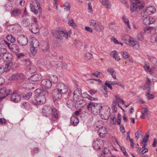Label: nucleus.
Returning <instances> with one entry per match:
<instances>
[{
    "label": "nucleus",
    "mask_w": 157,
    "mask_h": 157,
    "mask_svg": "<svg viewBox=\"0 0 157 157\" xmlns=\"http://www.w3.org/2000/svg\"><path fill=\"white\" fill-rule=\"evenodd\" d=\"M143 24L145 25H149V17H144L143 20Z\"/></svg>",
    "instance_id": "obj_48"
},
{
    "label": "nucleus",
    "mask_w": 157,
    "mask_h": 157,
    "mask_svg": "<svg viewBox=\"0 0 157 157\" xmlns=\"http://www.w3.org/2000/svg\"><path fill=\"white\" fill-rule=\"evenodd\" d=\"M134 2L131 5L130 10L132 12L141 9L144 6V3L143 2L139 0H134Z\"/></svg>",
    "instance_id": "obj_5"
},
{
    "label": "nucleus",
    "mask_w": 157,
    "mask_h": 157,
    "mask_svg": "<svg viewBox=\"0 0 157 157\" xmlns=\"http://www.w3.org/2000/svg\"><path fill=\"white\" fill-rule=\"evenodd\" d=\"M5 9L7 11H9L11 10L12 8V5L10 3H8L5 6Z\"/></svg>",
    "instance_id": "obj_46"
},
{
    "label": "nucleus",
    "mask_w": 157,
    "mask_h": 157,
    "mask_svg": "<svg viewBox=\"0 0 157 157\" xmlns=\"http://www.w3.org/2000/svg\"><path fill=\"white\" fill-rule=\"evenodd\" d=\"M11 100L15 102L19 101L21 99V96L18 93L14 92L12 94L10 98Z\"/></svg>",
    "instance_id": "obj_14"
},
{
    "label": "nucleus",
    "mask_w": 157,
    "mask_h": 157,
    "mask_svg": "<svg viewBox=\"0 0 157 157\" xmlns=\"http://www.w3.org/2000/svg\"><path fill=\"white\" fill-rule=\"evenodd\" d=\"M36 48L33 47H30V50L33 56H34L37 52V50L36 49Z\"/></svg>",
    "instance_id": "obj_58"
},
{
    "label": "nucleus",
    "mask_w": 157,
    "mask_h": 157,
    "mask_svg": "<svg viewBox=\"0 0 157 157\" xmlns=\"http://www.w3.org/2000/svg\"><path fill=\"white\" fill-rule=\"evenodd\" d=\"M154 29L153 27L150 26L145 27L143 29L144 33H150Z\"/></svg>",
    "instance_id": "obj_34"
},
{
    "label": "nucleus",
    "mask_w": 157,
    "mask_h": 157,
    "mask_svg": "<svg viewBox=\"0 0 157 157\" xmlns=\"http://www.w3.org/2000/svg\"><path fill=\"white\" fill-rule=\"evenodd\" d=\"M122 18L123 22L124 23L127 27L129 29H131V27L130 25L129 21L127 17L125 15H123L122 16Z\"/></svg>",
    "instance_id": "obj_26"
},
{
    "label": "nucleus",
    "mask_w": 157,
    "mask_h": 157,
    "mask_svg": "<svg viewBox=\"0 0 157 157\" xmlns=\"http://www.w3.org/2000/svg\"><path fill=\"white\" fill-rule=\"evenodd\" d=\"M32 93L31 92H28L25 95H23V97L26 100H28L32 96Z\"/></svg>",
    "instance_id": "obj_56"
},
{
    "label": "nucleus",
    "mask_w": 157,
    "mask_h": 157,
    "mask_svg": "<svg viewBox=\"0 0 157 157\" xmlns=\"http://www.w3.org/2000/svg\"><path fill=\"white\" fill-rule=\"evenodd\" d=\"M147 56L150 62L154 64L155 62V61L156 60V59L149 55H148Z\"/></svg>",
    "instance_id": "obj_49"
},
{
    "label": "nucleus",
    "mask_w": 157,
    "mask_h": 157,
    "mask_svg": "<svg viewBox=\"0 0 157 157\" xmlns=\"http://www.w3.org/2000/svg\"><path fill=\"white\" fill-rule=\"evenodd\" d=\"M103 143L102 140H97L94 142L93 145L95 149H99L103 147Z\"/></svg>",
    "instance_id": "obj_19"
},
{
    "label": "nucleus",
    "mask_w": 157,
    "mask_h": 157,
    "mask_svg": "<svg viewBox=\"0 0 157 157\" xmlns=\"http://www.w3.org/2000/svg\"><path fill=\"white\" fill-rule=\"evenodd\" d=\"M13 65V63L12 62H10L7 63L5 65L4 67V71L7 72L9 71Z\"/></svg>",
    "instance_id": "obj_36"
},
{
    "label": "nucleus",
    "mask_w": 157,
    "mask_h": 157,
    "mask_svg": "<svg viewBox=\"0 0 157 157\" xmlns=\"http://www.w3.org/2000/svg\"><path fill=\"white\" fill-rule=\"evenodd\" d=\"M128 42L129 45L131 46H135L136 49H138L139 47V42L137 41L134 40L132 37L130 38Z\"/></svg>",
    "instance_id": "obj_18"
},
{
    "label": "nucleus",
    "mask_w": 157,
    "mask_h": 157,
    "mask_svg": "<svg viewBox=\"0 0 157 157\" xmlns=\"http://www.w3.org/2000/svg\"><path fill=\"white\" fill-rule=\"evenodd\" d=\"M31 27L29 26L30 30L33 33L36 34L37 33L38 31L39 30L37 27H35L34 28H31Z\"/></svg>",
    "instance_id": "obj_54"
},
{
    "label": "nucleus",
    "mask_w": 157,
    "mask_h": 157,
    "mask_svg": "<svg viewBox=\"0 0 157 157\" xmlns=\"http://www.w3.org/2000/svg\"><path fill=\"white\" fill-rule=\"evenodd\" d=\"M12 57L13 56L9 52L4 54L3 57L4 60L5 62H11V61Z\"/></svg>",
    "instance_id": "obj_22"
},
{
    "label": "nucleus",
    "mask_w": 157,
    "mask_h": 157,
    "mask_svg": "<svg viewBox=\"0 0 157 157\" xmlns=\"http://www.w3.org/2000/svg\"><path fill=\"white\" fill-rule=\"evenodd\" d=\"M29 71L30 73L35 72L36 71V67L32 64L27 68Z\"/></svg>",
    "instance_id": "obj_35"
},
{
    "label": "nucleus",
    "mask_w": 157,
    "mask_h": 157,
    "mask_svg": "<svg viewBox=\"0 0 157 157\" xmlns=\"http://www.w3.org/2000/svg\"><path fill=\"white\" fill-rule=\"evenodd\" d=\"M54 35L56 39L61 40L64 37L67 39L68 37V34L67 32L59 28L56 29Z\"/></svg>",
    "instance_id": "obj_4"
},
{
    "label": "nucleus",
    "mask_w": 157,
    "mask_h": 157,
    "mask_svg": "<svg viewBox=\"0 0 157 157\" xmlns=\"http://www.w3.org/2000/svg\"><path fill=\"white\" fill-rule=\"evenodd\" d=\"M92 57V55L90 53L88 52L86 53L85 55L84 59L86 60H89Z\"/></svg>",
    "instance_id": "obj_50"
},
{
    "label": "nucleus",
    "mask_w": 157,
    "mask_h": 157,
    "mask_svg": "<svg viewBox=\"0 0 157 157\" xmlns=\"http://www.w3.org/2000/svg\"><path fill=\"white\" fill-rule=\"evenodd\" d=\"M101 3L107 9H110L111 8L112 5L111 2L108 0H100Z\"/></svg>",
    "instance_id": "obj_24"
},
{
    "label": "nucleus",
    "mask_w": 157,
    "mask_h": 157,
    "mask_svg": "<svg viewBox=\"0 0 157 157\" xmlns=\"http://www.w3.org/2000/svg\"><path fill=\"white\" fill-rule=\"evenodd\" d=\"M40 46L42 51L44 52L48 51L49 49V47L48 43L45 41L41 42Z\"/></svg>",
    "instance_id": "obj_20"
},
{
    "label": "nucleus",
    "mask_w": 157,
    "mask_h": 157,
    "mask_svg": "<svg viewBox=\"0 0 157 157\" xmlns=\"http://www.w3.org/2000/svg\"><path fill=\"white\" fill-rule=\"evenodd\" d=\"M67 105L69 108H71L73 106V102L71 100L68 101L67 102Z\"/></svg>",
    "instance_id": "obj_62"
},
{
    "label": "nucleus",
    "mask_w": 157,
    "mask_h": 157,
    "mask_svg": "<svg viewBox=\"0 0 157 157\" xmlns=\"http://www.w3.org/2000/svg\"><path fill=\"white\" fill-rule=\"evenodd\" d=\"M141 14L142 16L143 17L150 15L146 9L143 10L141 12Z\"/></svg>",
    "instance_id": "obj_52"
},
{
    "label": "nucleus",
    "mask_w": 157,
    "mask_h": 157,
    "mask_svg": "<svg viewBox=\"0 0 157 157\" xmlns=\"http://www.w3.org/2000/svg\"><path fill=\"white\" fill-rule=\"evenodd\" d=\"M21 24L24 27H26L28 25L31 27H32L33 26H34V25H33L32 24H30V21L28 19H24L21 22Z\"/></svg>",
    "instance_id": "obj_29"
},
{
    "label": "nucleus",
    "mask_w": 157,
    "mask_h": 157,
    "mask_svg": "<svg viewBox=\"0 0 157 157\" xmlns=\"http://www.w3.org/2000/svg\"><path fill=\"white\" fill-rule=\"evenodd\" d=\"M111 55L113 58L116 60L118 61L121 60L120 57L118 55L117 52V51L115 50L112 51L111 52Z\"/></svg>",
    "instance_id": "obj_31"
},
{
    "label": "nucleus",
    "mask_w": 157,
    "mask_h": 157,
    "mask_svg": "<svg viewBox=\"0 0 157 157\" xmlns=\"http://www.w3.org/2000/svg\"><path fill=\"white\" fill-rule=\"evenodd\" d=\"M62 94L57 88L54 89L52 92L53 98L55 100L60 99L62 98Z\"/></svg>",
    "instance_id": "obj_11"
},
{
    "label": "nucleus",
    "mask_w": 157,
    "mask_h": 157,
    "mask_svg": "<svg viewBox=\"0 0 157 157\" xmlns=\"http://www.w3.org/2000/svg\"><path fill=\"white\" fill-rule=\"evenodd\" d=\"M63 9L65 11L69 12L70 11L71 8V6L70 3L67 2H65L63 6Z\"/></svg>",
    "instance_id": "obj_27"
},
{
    "label": "nucleus",
    "mask_w": 157,
    "mask_h": 157,
    "mask_svg": "<svg viewBox=\"0 0 157 157\" xmlns=\"http://www.w3.org/2000/svg\"><path fill=\"white\" fill-rule=\"evenodd\" d=\"M50 80L52 82L56 83L58 81V78L55 75H52L50 77Z\"/></svg>",
    "instance_id": "obj_41"
},
{
    "label": "nucleus",
    "mask_w": 157,
    "mask_h": 157,
    "mask_svg": "<svg viewBox=\"0 0 157 157\" xmlns=\"http://www.w3.org/2000/svg\"><path fill=\"white\" fill-rule=\"evenodd\" d=\"M56 87L62 93L65 94L68 91L67 86L63 83H59L56 86Z\"/></svg>",
    "instance_id": "obj_10"
},
{
    "label": "nucleus",
    "mask_w": 157,
    "mask_h": 157,
    "mask_svg": "<svg viewBox=\"0 0 157 157\" xmlns=\"http://www.w3.org/2000/svg\"><path fill=\"white\" fill-rule=\"evenodd\" d=\"M137 39L140 41H142L143 39V36L142 33H139L137 35Z\"/></svg>",
    "instance_id": "obj_61"
},
{
    "label": "nucleus",
    "mask_w": 157,
    "mask_h": 157,
    "mask_svg": "<svg viewBox=\"0 0 157 157\" xmlns=\"http://www.w3.org/2000/svg\"><path fill=\"white\" fill-rule=\"evenodd\" d=\"M8 52H7L5 48H2L1 50V52H0V53L1 54V56L2 55L3 57V56L4 54L8 53Z\"/></svg>",
    "instance_id": "obj_63"
},
{
    "label": "nucleus",
    "mask_w": 157,
    "mask_h": 157,
    "mask_svg": "<svg viewBox=\"0 0 157 157\" xmlns=\"http://www.w3.org/2000/svg\"><path fill=\"white\" fill-rule=\"evenodd\" d=\"M145 64V66L144 67L145 71H148L149 73L151 72V68H150L148 63H146Z\"/></svg>",
    "instance_id": "obj_47"
},
{
    "label": "nucleus",
    "mask_w": 157,
    "mask_h": 157,
    "mask_svg": "<svg viewBox=\"0 0 157 157\" xmlns=\"http://www.w3.org/2000/svg\"><path fill=\"white\" fill-rule=\"evenodd\" d=\"M121 54L123 58L124 59L128 58L129 57V55L126 52H124L122 51L121 52Z\"/></svg>",
    "instance_id": "obj_57"
},
{
    "label": "nucleus",
    "mask_w": 157,
    "mask_h": 157,
    "mask_svg": "<svg viewBox=\"0 0 157 157\" xmlns=\"http://www.w3.org/2000/svg\"><path fill=\"white\" fill-rule=\"evenodd\" d=\"M131 37L128 35H124L122 36L121 37V38L122 40L125 41L126 42L128 41L130 39Z\"/></svg>",
    "instance_id": "obj_53"
},
{
    "label": "nucleus",
    "mask_w": 157,
    "mask_h": 157,
    "mask_svg": "<svg viewBox=\"0 0 157 157\" xmlns=\"http://www.w3.org/2000/svg\"><path fill=\"white\" fill-rule=\"evenodd\" d=\"M56 64L59 65V67H61L63 69H66L67 67V65L65 63H62L61 62H54Z\"/></svg>",
    "instance_id": "obj_38"
},
{
    "label": "nucleus",
    "mask_w": 157,
    "mask_h": 157,
    "mask_svg": "<svg viewBox=\"0 0 157 157\" xmlns=\"http://www.w3.org/2000/svg\"><path fill=\"white\" fill-rule=\"evenodd\" d=\"M6 37L7 39L11 43H14L16 41L15 38L12 35H7Z\"/></svg>",
    "instance_id": "obj_40"
},
{
    "label": "nucleus",
    "mask_w": 157,
    "mask_h": 157,
    "mask_svg": "<svg viewBox=\"0 0 157 157\" xmlns=\"http://www.w3.org/2000/svg\"><path fill=\"white\" fill-rule=\"evenodd\" d=\"M117 104V102L116 101H113L112 104V109L115 112H116L117 111V109L116 107V106Z\"/></svg>",
    "instance_id": "obj_55"
},
{
    "label": "nucleus",
    "mask_w": 157,
    "mask_h": 157,
    "mask_svg": "<svg viewBox=\"0 0 157 157\" xmlns=\"http://www.w3.org/2000/svg\"><path fill=\"white\" fill-rule=\"evenodd\" d=\"M35 3L37 7V10L35 9L33 5L30 4V10L35 14H37L38 12L40 14H41L42 12V9L40 4L37 1H35Z\"/></svg>",
    "instance_id": "obj_7"
},
{
    "label": "nucleus",
    "mask_w": 157,
    "mask_h": 157,
    "mask_svg": "<svg viewBox=\"0 0 157 157\" xmlns=\"http://www.w3.org/2000/svg\"><path fill=\"white\" fill-rule=\"evenodd\" d=\"M17 41L19 44L22 46L26 45L28 43L27 38L24 35H21L18 37Z\"/></svg>",
    "instance_id": "obj_16"
},
{
    "label": "nucleus",
    "mask_w": 157,
    "mask_h": 157,
    "mask_svg": "<svg viewBox=\"0 0 157 157\" xmlns=\"http://www.w3.org/2000/svg\"><path fill=\"white\" fill-rule=\"evenodd\" d=\"M25 78V75L23 74L17 73L11 75L9 79V80L11 81L16 80L19 78Z\"/></svg>",
    "instance_id": "obj_15"
},
{
    "label": "nucleus",
    "mask_w": 157,
    "mask_h": 157,
    "mask_svg": "<svg viewBox=\"0 0 157 157\" xmlns=\"http://www.w3.org/2000/svg\"><path fill=\"white\" fill-rule=\"evenodd\" d=\"M69 24L73 28L76 29L77 28V26L74 23L73 19H72L68 22Z\"/></svg>",
    "instance_id": "obj_45"
},
{
    "label": "nucleus",
    "mask_w": 157,
    "mask_h": 157,
    "mask_svg": "<svg viewBox=\"0 0 157 157\" xmlns=\"http://www.w3.org/2000/svg\"><path fill=\"white\" fill-rule=\"evenodd\" d=\"M100 116L101 117L102 119L104 120H107L109 117V116L110 115H109L108 113V114H105L104 113H102L101 112Z\"/></svg>",
    "instance_id": "obj_42"
},
{
    "label": "nucleus",
    "mask_w": 157,
    "mask_h": 157,
    "mask_svg": "<svg viewBox=\"0 0 157 157\" xmlns=\"http://www.w3.org/2000/svg\"><path fill=\"white\" fill-rule=\"evenodd\" d=\"M104 125L103 122L102 121H96L94 125V126L96 127L97 128H101V127L103 126Z\"/></svg>",
    "instance_id": "obj_39"
},
{
    "label": "nucleus",
    "mask_w": 157,
    "mask_h": 157,
    "mask_svg": "<svg viewBox=\"0 0 157 157\" xmlns=\"http://www.w3.org/2000/svg\"><path fill=\"white\" fill-rule=\"evenodd\" d=\"M78 123V120L75 116H72L71 118V123L74 126L77 125Z\"/></svg>",
    "instance_id": "obj_33"
},
{
    "label": "nucleus",
    "mask_w": 157,
    "mask_h": 157,
    "mask_svg": "<svg viewBox=\"0 0 157 157\" xmlns=\"http://www.w3.org/2000/svg\"><path fill=\"white\" fill-rule=\"evenodd\" d=\"M107 71L110 74H111L115 72L114 69L111 67H109L107 70Z\"/></svg>",
    "instance_id": "obj_64"
},
{
    "label": "nucleus",
    "mask_w": 157,
    "mask_h": 157,
    "mask_svg": "<svg viewBox=\"0 0 157 157\" xmlns=\"http://www.w3.org/2000/svg\"><path fill=\"white\" fill-rule=\"evenodd\" d=\"M81 91L80 89L78 88L76 89L73 92V95H78V96H81Z\"/></svg>",
    "instance_id": "obj_51"
},
{
    "label": "nucleus",
    "mask_w": 157,
    "mask_h": 157,
    "mask_svg": "<svg viewBox=\"0 0 157 157\" xmlns=\"http://www.w3.org/2000/svg\"><path fill=\"white\" fill-rule=\"evenodd\" d=\"M23 63L24 66L27 67V68L29 67L32 63L31 62L30 60L28 59H25L23 60Z\"/></svg>",
    "instance_id": "obj_43"
},
{
    "label": "nucleus",
    "mask_w": 157,
    "mask_h": 157,
    "mask_svg": "<svg viewBox=\"0 0 157 157\" xmlns=\"http://www.w3.org/2000/svg\"><path fill=\"white\" fill-rule=\"evenodd\" d=\"M7 29L10 32L17 33L20 31L21 27L19 25H10L8 26Z\"/></svg>",
    "instance_id": "obj_13"
},
{
    "label": "nucleus",
    "mask_w": 157,
    "mask_h": 157,
    "mask_svg": "<svg viewBox=\"0 0 157 157\" xmlns=\"http://www.w3.org/2000/svg\"><path fill=\"white\" fill-rule=\"evenodd\" d=\"M42 110L44 115L46 117L52 116L56 119L58 118V115L56 109H52L49 105L44 106Z\"/></svg>",
    "instance_id": "obj_2"
},
{
    "label": "nucleus",
    "mask_w": 157,
    "mask_h": 157,
    "mask_svg": "<svg viewBox=\"0 0 157 157\" xmlns=\"http://www.w3.org/2000/svg\"><path fill=\"white\" fill-rule=\"evenodd\" d=\"M22 106L26 109H28L30 108V105L29 102H25L22 104Z\"/></svg>",
    "instance_id": "obj_59"
},
{
    "label": "nucleus",
    "mask_w": 157,
    "mask_h": 157,
    "mask_svg": "<svg viewBox=\"0 0 157 157\" xmlns=\"http://www.w3.org/2000/svg\"><path fill=\"white\" fill-rule=\"evenodd\" d=\"M80 98L81 96H80L73 95V100L74 101L76 102V103L77 105L81 104L82 103V100L81 99L79 100V99Z\"/></svg>",
    "instance_id": "obj_28"
},
{
    "label": "nucleus",
    "mask_w": 157,
    "mask_h": 157,
    "mask_svg": "<svg viewBox=\"0 0 157 157\" xmlns=\"http://www.w3.org/2000/svg\"><path fill=\"white\" fill-rule=\"evenodd\" d=\"M39 46V43L38 41L35 38H32L31 39L30 43V47H33L37 48Z\"/></svg>",
    "instance_id": "obj_25"
},
{
    "label": "nucleus",
    "mask_w": 157,
    "mask_h": 157,
    "mask_svg": "<svg viewBox=\"0 0 157 157\" xmlns=\"http://www.w3.org/2000/svg\"><path fill=\"white\" fill-rule=\"evenodd\" d=\"M148 109L146 108H143L141 109V113L142 114L144 115L147 114Z\"/></svg>",
    "instance_id": "obj_60"
},
{
    "label": "nucleus",
    "mask_w": 157,
    "mask_h": 157,
    "mask_svg": "<svg viewBox=\"0 0 157 157\" xmlns=\"http://www.w3.org/2000/svg\"><path fill=\"white\" fill-rule=\"evenodd\" d=\"M98 131L99 136L101 138L104 137L105 135L107 133V129L103 126L98 128Z\"/></svg>",
    "instance_id": "obj_17"
},
{
    "label": "nucleus",
    "mask_w": 157,
    "mask_h": 157,
    "mask_svg": "<svg viewBox=\"0 0 157 157\" xmlns=\"http://www.w3.org/2000/svg\"><path fill=\"white\" fill-rule=\"evenodd\" d=\"M2 43L3 44H6V45H7L9 48L12 51L16 53L19 52V49L18 46L16 44H11L4 40L3 41Z\"/></svg>",
    "instance_id": "obj_8"
},
{
    "label": "nucleus",
    "mask_w": 157,
    "mask_h": 157,
    "mask_svg": "<svg viewBox=\"0 0 157 157\" xmlns=\"http://www.w3.org/2000/svg\"><path fill=\"white\" fill-rule=\"evenodd\" d=\"M41 86L42 88L49 89L52 86V82L48 79H44L41 82Z\"/></svg>",
    "instance_id": "obj_9"
},
{
    "label": "nucleus",
    "mask_w": 157,
    "mask_h": 157,
    "mask_svg": "<svg viewBox=\"0 0 157 157\" xmlns=\"http://www.w3.org/2000/svg\"><path fill=\"white\" fill-rule=\"evenodd\" d=\"M102 153L99 157H109L111 155L108 148H104L102 150Z\"/></svg>",
    "instance_id": "obj_23"
},
{
    "label": "nucleus",
    "mask_w": 157,
    "mask_h": 157,
    "mask_svg": "<svg viewBox=\"0 0 157 157\" xmlns=\"http://www.w3.org/2000/svg\"><path fill=\"white\" fill-rule=\"evenodd\" d=\"M89 25L93 27L94 29L96 31H100L101 30H103L104 29V27L102 25L101 23L96 20H90Z\"/></svg>",
    "instance_id": "obj_6"
},
{
    "label": "nucleus",
    "mask_w": 157,
    "mask_h": 157,
    "mask_svg": "<svg viewBox=\"0 0 157 157\" xmlns=\"http://www.w3.org/2000/svg\"><path fill=\"white\" fill-rule=\"evenodd\" d=\"M151 40L152 42H157V28L155 29V32L151 36Z\"/></svg>",
    "instance_id": "obj_32"
},
{
    "label": "nucleus",
    "mask_w": 157,
    "mask_h": 157,
    "mask_svg": "<svg viewBox=\"0 0 157 157\" xmlns=\"http://www.w3.org/2000/svg\"><path fill=\"white\" fill-rule=\"evenodd\" d=\"M151 82L150 79L149 78H147L145 87V89L147 90L149 92L150 90Z\"/></svg>",
    "instance_id": "obj_37"
},
{
    "label": "nucleus",
    "mask_w": 157,
    "mask_h": 157,
    "mask_svg": "<svg viewBox=\"0 0 157 157\" xmlns=\"http://www.w3.org/2000/svg\"><path fill=\"white\" fill-rule=\"evenodd\" d=\"M42 78V76L40 74L34 75L29 78L30 81L33 82L36 81L40 80Z\"/></svg>",
    "instance_id": "obj_21"
},
{
    "label": "nucleus",
    "mask_w": 157,
    "mask_h": 157,
    "mask_svg": "<svg viewBox=\"0 0 157 157\" xmlns=\"http://www.w3.org/2000/svg\"><path fill=\"white\" fill-rule=\"evenodd\" d=\"M21 11L20 10L16 9L11 11V15L12 16H19L21 13Z\"/></svg>",
    "instance_id": "obj_30"
},
{
    "label": "nucleus",
    "mask_w": 157,
    "mask_h": 157,
    "mask_svg": "<svg viewBox=\"0 0 157 157\" xmlns=\"http://www.w3.org/2000/svg\"><path fill=\"white\" fill-rule=\"evenodd\" d=\"M48 94L47 91L41 90L35 95L34 99L32 101V102L35 105L43 104L46 102L45 96H48Z\"/></svg>",
    "instance_id": "obj_1"
},
{
    "label": "nucleus",
    "mask_w": 157,
    "mask_h": 157,
    "mask_svg": "<svg viewBox=\"0 0 157 157\" xmlns=\"http://www.w3.org/2000/svg\"><path fill=\"white\" fill-rule=\"evenodd\" d=\"M7 90L5 87H3L0 89V99L5 98L12 92L11 90Z\"/></svg>",
    "instance_id": "obj_12"
},
{
    "label": "nucleus",
    "mask_w": 157,
    "mask_h": 157,
    "mask_svg": "<svg viewBox=\"0 0 157 157\" xmlns=\"http://www.w3.org/2000/svg\"><path fill=\"white\" fill-rule=\"evenodd\" d=\"M146 9L147 10L148 12L150 15L151 13H153L155 11L154 7L152 6H150L147 7L146 8Z\"/></svg>",
    "instance_id": "obj_44"
},
{
    "label": "nucleus",
    "mask_w": 157,
    "mask_h": 157,
    "mask_svg": "<svg viewBox=\"0 0 157 157\" xmlns=\"http://www.w3.org/2000/svg\"><path fill=\"white\" fill-rule=\"evenodd\" d=\"M87 108L89 111L90 110L92 113L98 115L101 112L102 106L100 104L90 102L87 105Z\"/></svg>",
    "instance_id": "obj_3"
}]
</instances>
